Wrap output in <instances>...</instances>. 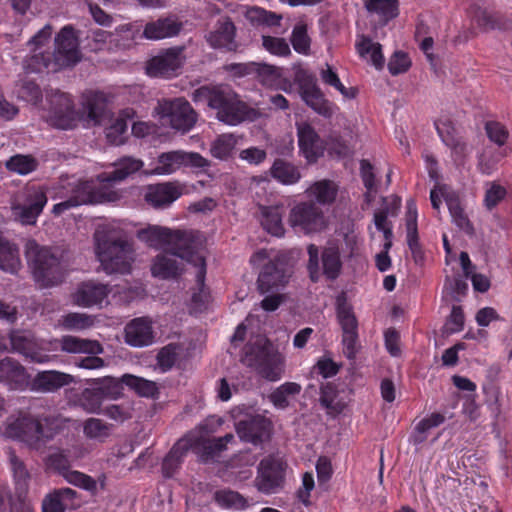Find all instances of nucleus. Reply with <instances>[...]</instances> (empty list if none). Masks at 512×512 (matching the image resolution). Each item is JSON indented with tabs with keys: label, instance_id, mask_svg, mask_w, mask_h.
Listing matches in <instances>:
<instances>
[{
	"label": "nucleus",
	"instance_id": "dca6fc26",
	"mask_svg": "<svg viewBox=\"0 0 512 512\" xmlns=\"http://www.w3.org/2000/svg\"><path fill=\"white\" fill-rule=\"evenodd\" d=\"M287 464L281 458L268 456L258 465L256 477L257 489L265 494L277 493L283 488Z\"/></svg>",
	"mask_w": 512,
	"mask_h": 512
},
{
	"label": "nucleus",
	"instance_id": "37998d69",
	"mask_svg": "<svg viewBox=\"0 0 512 512\" xmlns=\"http://www.w3.org/2000/svg\"><path fill=\"white\" fill-rule=\"evenodd\" d=\"M320 78L325 85L333 87L344 98L354 99L357 96L358 90L354 87H345L337 72L328 63L325 64V67L320 69Z\"/></svg>",
	"mask_w": 512,
	"mask_h": 512
},
{
	"label": "nucleus",
	"instance_id": "0eeeda50",
	"mask_svg": "<svg viewBox=\"0 0 512 512\" xmlns=\"http://www.w3.org/2000/svg\"><path fill=\"white\" fill-rule=\"evenodd\" d=\"M241 362L255 369L258 374L269 381H277L283 374V358L273 348L271 342L265 338H258L254 342L245 344Z\"/></svg>",
	"mask_w": 512,
	"mask_h": 512
},
{
	"label": "nucleus",
	"instance_id": "3c124183",
	"mask_svg": "<svg viewBox=\"0 0 512 512\" xmlns=\"http://www.w3.org/2000/svg\"><path fill=\"white\" fill-rule=\"evenodd\" d=\"M38 162L31 155L17 154L6 162V168L20 175H27L37 168Z\"/></svg>",
	"mask_w": 512,
	"mask_h": 512
},
{
	"label": "nucleus",
	"instance_id": "e433bc0d",
	"mask_svg": "<svg viewBox=\"0 0 512 512\" xmlns=\"http://www.w3.org/2000/svg\"><path fill=\"white\" fill-rule=\"evenodd\" d=\"M301 390L302 387L300 384L296 382H285L275 388L268 395V399L275 408L285 410L290 405V398L299 395Z\"/></svg>",
	"mask_w": 512,
	"mask_h": 512
},
{
	"label": "nucleus",
	"instance_id": "09e8293b",
	"mask_svg": "<svg viewBox=\"0 0 512 512\" xmlns=\"http://www.w3.org/2000/svg\"><path fill=\"white\" fill-rule=\"evenodd\" d=\"M64 384L63 374L56 371H43L34 379L33 386L42 392H52Z\"/></svg>",
	"mask_w": 512,
	"mask_h": 512
},
{
	"label": "nucleus",
	"instance_id": "4d7b16f0",
	"mask_svg": "<svg viewBox=\"0 0 512 512\" xmlns=\"http://www.w3.org/2000/svg\"><path fill=\"white\" fill-rule=\"evenodd\" d=\"M83 431L90 439L104 440L110 435V425L98 418H89L85 421Z\"/></svg>",
	"mask_w": 512,
	"mask_h": 512
},
{
	"label": "nucleus",
	"instance_id": "20e7f679",
	"mask_svg": "<svg viewBox=\"0 0 512 512\" xmlns=\"http://www.w3.org/2000/svg\"><path fill=\"white\" fill-rule=\"evenodd\" d=\"M61 428L60 418L38 422L31 417L19 415L9 417L1 428V433L5 437L24 442L32 449L41 450L54 440Z\"/></svg>",
	"mask_w": 512,
	"mask_h": 512
},
{
	"label": "nucleus",
	"instance_id": "c9c22d12",
	"mask_svg": "<svg viewBox=\"0 0 512 512\" xmlns=\"http://www.w3.org/2000/svg\"><path fill=\"white\" fill-rule=\"evenodd\" d=\"M105 382L108 383L106 387L86 388L81 393L79 398L80 404L88 412L97 413L99 411L102 401L109 394L107 389H109L112 384L118 388V383L112 378L105 379Z\"/></svg>",
	"mask_w": 512,
	"mask_h": 512
},
{
	"label": "nucleus",
	"instance_id": "c85d7f7f",
	"mask_svg": "<svg viewBox=\"0 0 512 512\" xmlns=\"http://www.w3.org/2000/svg\"><path fill=\"white\" fill-rule=\"evenodd\" d=\"M114 170L111 172H103L97 176L99 182L104 183L107 187H111L113 183L123 181L128 176L139 171L143 162L133 157H122L118 159L114 164Z\"/></svg>",
	"mask_w": 512,
	"mask_h": 512
},
{
	"label": "nucleus",
	"instance_id": "bb28decb",
	"mask_svg": "<svg viewBox=\"0 0 512 512\" xmlns=\"http://www.w3.org/2000/svg\"><path fill=\"white\" fill-rule=\"evenodd\" d=\"M406 240L415 264L422 265L425 260V253L419 242L417 208L412 200L407 202Z\"/></svg>",
	"mask_w": 512,
	"mask_h": 512
},
{
	"label": "nucleus",
	"instance_id": "f3484780",
	"mask_svg": "<svg viewBox=\"0 0 512 512\" xmlns=\"http://www.w3.org/2000/svg\"><path fill=\"white\" fill-rule=\"evenodd\" d=\"M289 224L305 234L319 232L326 226L322 209L313 202H300L289 213Z\"/></svg>",
	"mask_w": 512,
	"mask_h": 512
},
{
	"label": "nucleus",
	"instance_id": "ea45409f",
	"mask_svg": "<svg viewBox=\"0 0 512 512\" xmlns=\"http://www.w3.org/2000/svg\"><path fill=\"white\" fill-rule=\"evenodd\" d=\"M365 8L368 12L377 14L385 24L399 15L398 0H366Z\"/></svg>",
	"mask_w": 512,
	"mask_h": 512
},
{
	"label": "nucleus",
	"instance_id": "4c0bfd02",
	"mask_svg": "<svg viewBox=\"0 0 512 512\" xmlns=\"http://www.w3.org/2000/svg\"><path fill=\"white\" fill-rule=\"evenodd\" d=\"M445 201L455 225L467 234H472L474 232L473 224L465 213L459 196L455 193L447 194Z\"/></svg>",
	"mask_w": 512,
	"mask_h": 512
},
{
	"label": "nucleus",
	"instance_id": "aec40b11",
	"mask_svg": "<svg viewBox=\"0 0 512 512\" xmlns=\"http://www.w3.org/2000/svg\"><path fill=\"white\" fill-rule=\"evenodd\" d=\"M272 423L261 415L248 416L236 424L240 439L255 446L270 438Z\"/></svg>",
	"mask_w": 512,
	"mask_h": 512
},
{
	"label": "nucleus",
	"instance_id": "7ed1b4c3",
	"mask_svg": "<svg viewBox=\"0 0 512 512\" xmlns=\"http://www.w3.org/2000/svg\"><path fill=\"white\" fill-rule=\"evenodd\" d=\"M62 29L55 38V48L52 56L46 51L52 37V28L46 25L39 30L28 42L29 54L24 58L22 67L25 73H54L60 71L64 66Z\"/></svg>",
	"mask_w": 512,
	"mask_h": 512
},
{
	"label": "nucleus",
	"instance_id": "ddd939ff",
	"mask_svg": "<svg viewBox=\"0 0 512 512\" xmlns=\"http://www.w3.org/2000/svg\"><path fill=\"white\" fill-rule=\"evenodd\" d=\"M198 236H200L198 232L172 230L161 226H149L138 232V238L153 248L177 246L179 249L186 243H193V238Z\"/></svg>",
	"mask_w": 512,
	"mask_h": 512
},
{
	"label": "nucleus",
	"instance_id": "774afa93",
	"mask_svg": "<svg viewBox=\"0 0 512 512\" xmlns=\"http://www.w3.org/2000/svg\"><path fill=\"white\" fill-rule=\"evenodd\" d=\"M507 191L505 187L493 182L489 189L486 190L484 196V205L488 210L495 208L506 197Z\"/></svg>",
	"mask_w": 512,
	"mask_h": 512
},
{
	"label": "nucleus",
	"instance_id": "f03ea898",
	"mask_svg": "<svg viewBox=\"0 0 512 512\" xmlns=\"http://www.w3.org/2000/svg\"><path fill=\"white\" fill-rule=\"evenodd\" d=\"M203 242L200 236L193 238V243H186L178 249L177 246L166 248L163 253L158 254L152 262L151 273L160 279H175L183 272V263L186 261L194 265L196 281L200 284L206 278V261L201 253Z\"/></svg>",
	"mask_w": 512,
	"mask_h": 512
},
{
	"label": "nucleus",
	"instance_id": "39448f33",
	"mask_svg": "<svg viewBox=\"0 0 512 512\" xmlns=\"http://www.w3.org/2000/svg\"><path fill=\"white\" fill-rule=\"evenodd\" d=\"M250 263L253 266L263 263L257 278V286L261 294L285 287L293 274L292 257L284 251H279L271 257L266 249H260L253 253Z\"/></svg>",
	"mask_w": 512,
	"mask_h": 512
},
{
	"label": "nucleus",
	"instance_id": "052dcab7",
	"mask_svg": "<svg viewBox=\"0 0 512 512\" xmlns=\"http://www.w3.org/2000/svg\"><path fill=\"white\" fill-rule=\"evenodd\" d=\"M435 128L438 136L440 137L442 143L448 147L457 138H462L457 129L455 128L453 122L449 119L437 120L435 121Z\"/></svg>",
	"mask_w": 512,
	"mask_h": 512
},
{
	"label": "nucleus",
	"instance_id": "393cba45",
	"mask_svg": "<svg viewBox=\"0 0 512 512\" xmlns=\"http://www.w3.org/2000/svg\"><path fill=\"white\" fill-rule=\"evenodd\" d=\"M182 49L170 48L164 53L153 57L147 66V72L151 76L170 77L175 75L182 66Z\"/></svg>",
	"mask_w": 512,
	"mask_h": 512
},
{
	"label": "nucleus",
	"instance_id": "b1692460",
	"mask_svg": "<svg viewBox=\"0 0 512 512\" xmlns=\"http://www.w3.org/2000/svg\"><path fill=\"white\" fill-rule=\"evenodd\" d=\"M236 27L230 18L219 19L215 28L205 35L208 45L214 49L236 51L238 44L235 41Z\"/></svg>",
	"mask_w": 512,
	"mask_h": 512
},
{
	"label": "nucleus",
	"instance_id": "c03bdc74",
	"mask_svg": "<svg viewBox=\"0 0 512 512\" xmlns=\"http://www.w3.org/2000/svg\"><path fill=\"white\" fill-rule=\"evenodd\" d=\"M121 381L139 396L154 398L158 394V387L155 382L131 374L122 376Z\"/></svg>",
	"mask_w": 512,
	"mask_h": 512
},
{
	"label": "nucleus",
	"instance_id": "13d9d810",
	"mask_svg": "<svg viewBox=\"0 0 512 512\" xmlns=\"http://www.w3.org/2000/svg\"><path fill=\"white\" fill-rule=\"evenodd\" d=\"M236 140L232 135L219 136L211 146V154L213 157L225 160L228 159L235 147Z\"/></svg>",
	"mask_w": 512,
	"mask_h": 512
},
{
	"label": "nucleus",
	"instance_id": "412c9836",
	"mask_svg": "<svg viewBox=\"0 0 512 512\" xmlns=\"http://www.w3.org/2000/svg\"><path fill=\"white\" fill-rule=\"evenodd\" d=\"M297 137L300 153L308 163H315L323 155L324 147L315 129L306 122L297 123Z\"/></svg>",
	"mask_w": 512,
	"mask_h": 512
},
{
	"label": "nucleus",
	"instance_id": "79ce46f5",
	"mask_svg": "<svg viewBox=\"0 0 512 512\" xmlns=\"http://www.w3.org/2000/svg\"><path fill=\"white\" fill-rule=\"evenodd\" d=\"M356 50L362 58H369L376 69H382L384 66V56L382 46L373 42L369 37H362L356 43Z\"/></svg>",
	"mask_w": 512,
	"mask_h": 512
},
{
	"label": "nucleus",
	"instance_id": "58836bf2",
	"mask_svg": "<svg viewBox=\"0 0 512 512\" xmlns=\"http://www.w3.org/2000/svg\"><path fill=\"white\" fill-rule=\"evenodd\" d=\"M188 450L189 445L183 441H178L171 448L162 462V474L165 478H172L175 475Z\"/></svg>",
	"mask_w": 512,
	"mask_h": 512
},
{
	"label": "nucleus",
	"instance_id": "a19ab883",
	"mask_svg": "<svg viewBox=\"0 0 512 512\" xmlns=\"http://www.w3.org/2000/svg\"><path fill=\"white\" fill-rule=\"evenodd\" d=\"M87 117L95 124H101L106 113V101L101 92H90L83 101Z\"/></svg>",
	"mask_w": 512,
	"mask_h": 512
},
{
	"label": "nucleus",
	"instance_id": "a878e982",
	"mask_svg": "<svg viewBox=\"0 0 512 512\" xmlns=\"http://www.w3.org/2000/svg\"><path fill=\"white\" fill-rule=\"evenodd\" d=\"M182 195L180 186L173 182L149 185L145 193V201L154 208H165Z\"/></svg>",
	"mask_w": 512,
	"mask_h": 512
},
{
	"label": "nucleus",
	"instance_id": "423d86ee",
	"mask_svg": "<svg viewBox=\"0 0 512 512\" xmlns=\"http://www.w3.org/2000/svg\"><path fill=\"white\" fill-rule=\"evenodd\" d=\"M95 253L106 274H127L133 261L132 245L109 231H96Z\"/></svg>",
	"mask_w": 512,
	"mask_h": 512
},
{
	"label": "nucleus",
	"instance_id": "a211bd4d",
	"mask_svg": "<svg viewBox=\"0 0 512 512\" xmlns=\"http://www.w3.org/2000/svg\"><path fill=\"white\" fill-rule=\"evenodd\" d=\"M208 166L209 161L197 152L169 151L158 156L152 173L167 175L181 167L205 168Z\"/></svg>",
	"mask_w": 512,
	"mask_h": 512
},
{
	"label": "nucleus",
	"instance_id": "f8f14e48",
	"mask_svg": "<svg viewBox=\"0 0 512 512\" xmlns=\"http://www.w3.org/2000/svg\"><path fill=\"white\" fill-rule=\"evenodd\" d=\"M294 81L298 85L302 100L308 107L324 118L332 117L335 105L325 97L312 73L299 69L295 72Z\"/></svg>",
	"mask_w": 512,
	"mask_h": 512
},
{
	"label": "nucleus",
	"instance_id": "72a5a7b5",
	"mask_svg": "<svg viewBox=\"0 0 512 512\" xmlns=\"http://www.w3.org/2000/svg\"><path fill=\"white\" fill-rule=\"evenodd\" d=\"M260 223L265 231L272 236L282 237L285 233L282 206H260Z\"/></svg>",
	"mask_w": 512,
	"mask_h": 512
},
{
	"label": "nucleus",
	"instance_id": "5fc2aeb1",
	"mask_svg": "<svg viewBox=\"0 0 512 512\" xmlns=\"http://www.w3.org/2000/svg\"><path fill=\"white\" fill-rule=\"evenodd\" d=\"M484 129L488 139L499 147L504 146L509 139V130L507 127L495 120L485 122Z\"/></svg>",
	"mask_w": 512,
	"mask_h": 512
},
{
	"label": "nucleus",
	"instance_id": "7c9ffc66",
	"mask_svg": "<svg viewBox=\"0 0 512 512\" xmlns=\"http://www.w3.org/2000/svg\"><path fill=\"white\" fill-rule=\"evenodd\" d=\"M9 461L13 473L16 489L19 491V498L27 492L29 473L23 464L14 453H10ZM11 512H33V508L29 502L20 499V511L16 503L12 504Z\"/></svg>",
	"mask_w": 512,
	"mask_h": 512
},
{
	"label": "nucleus",
	"instance_id": "338daca9",
	"mask_svg": "<svg viewBox=\"0 0 512 512\" xmlns=\"http://www.w3.org/2000/svg\"><path fill=\"white\" fill-rule=\"evenodd\" d=\"M410 67L411 60L408 54L403 51H396L388 63V70L393 76L407 72Z\"/></svg>",
	"mask_w": 512,
	"mask_h": 512
},
{
	"label": "nucleus",
	"instance_id": "9b49d317",
	"mask_svg": "<svg viewBox=\"0 0 512 512\" xmlns=\"http://www.w3.org/2000/svg\"><path fill=\"white\" fill-rule=\"evenodd\" d=\"M46 203L47 197L40 187H26L10 202L12 216L22 225H35Z\"/></svg>",
	"mask_w": 512,
	"mask_h": 512
},
{
	"label": "nucleus",
	"instance_id": "9d476101",
	"mask_svg": "<svg viewBox=\"0 0 512 512\" xmlns=\"http://www.w3.org/2000/svg\"><path fill=\"white\" fill-rule=\"evenodd\" d=\"M336 318L342 330V353L349 361L354 362L361 348L359 324L353 307L348 303L344 294L339 295L336 299Z\"/></svg>",
	"mask_w": 512,
	"mask_h": 512
},
{
	"label": "nucleus",
	"instance_id": "6e6d98bb",
	"mask_svg": "<svg viewBox=\"0 0 512 512\" xmlns=\"http://www.w3.org/2000/svg\"><path fill=\"white\" fill-rule=\"evenodd\" d=\"M216 501L224 508L242 510L246 508V499L238 492L232 490H222L216 492Z\"/></svg>",
	"mask_w": 512,
	"mask_h": 512
},
{
	"label": "nucleus",
	"instance_id": "f257e3e1",
	"mask_svg": "<svg viewBox=\"0 0 512 512\" xmlns=\"http://www.w3.org/2000/svg\"><path fill=\"white\" fill-rule=\"evenodd\" d=\"M191 97L195 103H206L216 111V118L229 126L260 117V112L244 102L229 85H204L194 90Z\"/></svg>",
	"mask_w": 512,
	"mask_h": 512
},
{
	"label": "nucleus",
	"instance_id": "6ab92c4d",
	"mask_svg": "<svg viewBox=\"0 0 512 512\" xmlns=\"http://www.w3.org/2000/svg\"><path fill=\"white\" fill-rule=\"evenodd\" d=\"M102 351L103 348L98 341L85 340L66 335V352L91 354L90 356L81 358L70 357L66 359V364H74L85 369H99L104 366V360L95 355Z\"/></svg>",
	"mask_w": 512,
	"mask_h": 512
},
{
	"label": "nucleus",
	"instance_id": "0e129e2a",
	"mask_svg": "<svg viewBox=\"0 0 512 512\" xmlns=\"http://www.w3.org/2000/svg\"><path fill=\"white\" fill-rule=\"evenodd\" d=\"M157 364L163 372L169 371L178 358L177 346L168 344L160 349L157 354Z\"/></svg>",
	"mask_w": 512,
	"mask_h": 512
},
{
	"label": "nucleus",
	"instance_id": "49530a36",
	"mask_svg": "<svg viewBox=\"0 0 512 512\" xmlns=\"http://www.w3.org/2000/svg\"><path fill=\"white\" fill-rule=\"evenodd\" d=\"M337 396L338 390L335 384L327 382L321 385L319 401L329 415H337L343 410V406L335 401Z\"/></svg>",
	"mask_w": 512,
	"mask_h": 512
},
{
	"label": "nucleus",
	"instance_id": "de8ad7c7",
	"mask_svg": "<svg viewBox=\"0 0 512 512\" xmlns=\"http://www.w3.org/2000/svg\"><path fill=\"white\" fill-rule=\"evenodd\" d=\"M79 46V32L71 25H66V68L74 67L82 60Z\"/></svg>",
	"mask_w": 512,
	"mask_h": 512
},
{
	"label": "nucleus",
	"instance_id": "c756f323",
	"mask_svg": "<svg viewBox=\"0 0 512 512\" xmlns=\"http://www.w3.org/2000/svg\"><path fill=\"white\" fill-rule=\"evenodd\" d=\"M183 24L174 16L159 18L148 22L143 30V37L149 40H160L177 36Z\"/></svg>",
	"mask_w": 512,
	"mask_h": 512
},
{
	"label": "nucleus",
	"instance_id": "69168bd1",
	"mask_svg": "<svg viewBox=\"0 0 512 512\" xmlns=\"http://www.w3.org/2000/svg\"><path fill=\"white\" fill-rule=\"evenodd\" d=\"M66 482L87 491H93L96 489V482L91 476L79 471L70 470L68 467H66Z\"/></svg>",
	"mask_w": 512,
	"mask_h": 512
},
{
	"label": "nucleus",
	"instance_id": "bf43d9fd",
	"mask_svg": "<svg viewBox=\"0 0 512 512\" xmlns=\"http://www.w3.org/2000/svg\"><path fill=\"white\" fill-rule=\"evenodd\" d=\"M476 22L479 27L485 30L504 29L506 27V19L498 12L491 13L483 10L477 15Z\"/></svg>",
	"mask_w": 512,
	"mask_h": 512
},
{
	"label": "nucleus",
	"instance_id": "603ef678",
	"mask_svg": "<svg viewBox=\"0 0 512 512\" xmlns=\"http://www.w3.org/2000/svg\"><path fill=\"white\" fill-rule=\"evenodd\" d=\"M310 192L315 196L316 200L321 204L332 203L337 196V188L330 180H321L315 182L310 187Z\"/></svg>",
	"mask_w": 512,
	"mask_h": 512
},
{
	"label": "nucleus",
	"instance_id": "1a4fd4ad",
	"mask_svg": "<svg viewBox=\"0 0 512 512\" xmlns=\"http://www.w3.org/2000/svg\"><path fill=\"white\" fill-rule=\"evenodd\" d=\"M154 111L163 124L181 133L189 132L198 119L197 112L183 97L158 100Z\"/></svg>",
	"mask_w": 512,
	"mask_h": 512
},
{
	"label": "nucleus",
	"instance_id": "f704fd0d",
	"mask_svg": "<svg viewBox=\"0 0 512 512\" xmlns=\"http://www.w3.org/2000/svg\"><path fill=\"white\" fill-rule=\"evenodd\" d=\"M270 175L273 179L283 185H294L302 178L298 166L282 158L274 160L270 167Z\"/></svg>",
	"mask_w": 512,
	"mask_h": 512
},
{
	"label": "nucleus",
	"instance_id": "e2e57ef3",
	"mask_svg": "<svg viewBox=\"0 0 512 512\" xmlns=\"http://www.w3.org/2000/svg\"><path fill=\"white\" fill-rule=\"evenodd\" d=\"M262 46L269 53L284 57L291 54L290 47L284 38L273 36H262Z\"/></svg>",
	"mask_w": 512,
	"mask_h": 512
},
{
	"label": "nucleus",
	"instance_id": "8fccbe9b",
	"mask_svg": "<svg viewBox=\"0 0 512 512\" xmlns=\"http://www.w3.org/2000/svg\"><path fill=\"white\" fill-rule=\"evenodd\" d=\"M124 116L116 118L105 130L107 141L113 145H121L125 140V133L128 129V123L125 117L129 116L128 110L124 111Z\"/></svg>",
	"mask_w": 512,
	"mask_h": 512
},
{
	"label": "nucleus",
	"instance_id": "5701e85b",
	"mask_svg": "<svg viewBox=\"0 0 512 512\" xmlns=\"http://www.w3.org/2000/svg\"><path fill=\"white\" fill-rule=\"evenodd\" d=\"M152 324V320L147 316L132 319L124 328L125 342L132 347L151 345L154 341Z\"/></svg>",
	"mask_w": 512,
	"mask_h": 512
},
{
	"label": "nucleus",
	"instance_id": "473e14b6",
	"mask_svg": "<svg viewBox=\"0 0 512 512\" xmlns=\"http://www.w3.org/2000/svg\"><path fill=\"white\" fill-rule=\"evenodd\" d=\"M22 269L18 246L0 235V270L17 275Z\"/></svg>",
	"mask_w": 512,
	"mask_h": 512
},
{
	"label": "nucleus",
	"instance_id": "4be33fe9",
	"mask_svg": "<svg viewBox=\"0 0 512 512\" xmlns=\"http://www.w3.org/2000/svg\"><path fill=\"white\" fill-rule=\"evenodd\" d=\"M110 292L111 289L108 284L86 281L82 282L75 293L72 294V300L75 304L82 307L101 306Z\"/></svg>",
	"mask_w": 512,
	"mask_h": 512
},
{
	"label": "nucleus",
	"instance_id": "2eb2a0df",
	"mask_svg": "<svg viewBox=\"0 0 512 512\" xmlns=\"http://www.w3.org/2000/svg\"><path fill=\"white\" fill-rule=\"evenodd\" d=\"M309 255L308 271L311 281L317 282L321 275H324L327 280H335L338 278L342 262L340 260L339 252L334 248H325L321 254L322 271L319 266V250L314 244H310L307 248Z\"/></svg>",
	"mask_w": 512,
	"mask_h": 512
},
{
	"label": "nucleus",
	"instance_id": "2f4dec72",
	"mask_svg": "<svg viewBox=\"0 0 512 512\" xmlns=\"http://www.w3.org/2000/svg\"><path fill=\"white\" fill-rule=\"evenodd\" d=\"M28 374L25 369L11 358L0 361V382L11 389H23L28 384Z\"/></svg>",
	"mask_w": 512,
	"mask_h": 512
},
{
	"label": "nucleus",
	"instance_id": "6e6552de",
	"mask_svg": "<svg viewBox=\"0 0 512 512\" xmlns=\"http://www.w3.org/2000/svg\"><path fill=\"white\" fill-rule=\"evenodd\" d=\"M25 255L33 277L41 287H50L61 282V262L50 249L29 240L25 246Z\"/></svg>",
	"mask_w": 512,
	"mask_h": 512
},
{
	"label": "nucleus",
	"instance_id": "864d4df0",
	"mask_svg": "<svg viewBox=\"0 0 512 512\" xmlns=\"http://www.w3.org/2000/svg\"><path fill=\"white\" fill-rule=\"evenodd\" d=\"M290 41L297 53L302 55L309 54L311 39L308 35L307 26L305 24L298 23L294 26Z\"/></svg>",
	"mask_w": 512,
	"mask_h": 512
},
{
	"label": "nucleus",
	"instance_id": "680f3d73",
	"mask_svg": "<svg viewBox=\"0 0 512 512\" xmlns=\"http://www.w3.org/2000/svg\"><path fill=\"white\" fill-rule=\"evenodd\" d=\"M248 17L252 22L263 24L268 27L279 26L282 16L263 8H253L248 12Z\"/></svg>",
	"mask_w": 512,
	"mask_h": 512
},
{
	"label": "nucleus",
	"instance_id": "cd10ccee",
	"mask_svg": "<svg viewBox=\"0 0 512 512\" xmlns=\"http://www.w3.org/2000/svg\"><path fill=\"white\" fill-rule=\"evenodd\" d=\"M10 342L12 350L23 354L31 361L44 363L49 360V356L39 350L33 335L28 331L12 332Z\"/></svg>",
	"mask_w": 512,
	"mask_h": 512
},
{
	"label": "nucleus",
	"instance_id": "a18cd8bd",
	"mask_svg": "<svg viewBox=\"0 0 512 512\" xmlns=\"http://www.w3.org/2000/svg\"><path fill=\"white\" fill-rule=\"evenodd\" d=\"M360 176L366 189V192L364 193L365 202L370 204L375 199L378 189L374 166L367 159H362L360 161Z\"/></svg>",
	"mask_w": 512,
	"mask_h": 512
},
{
	"label": "nucleus",
	"instance_id": "4468645a",
	"mask_svg": "<svg viewBox=\"0 0 512 512\" xmlns=\"http://www.w3.org/2000/svg\"><path fill=\"white\" fill-rule=\"evenodd\" d=\"M119 198L117 191L99 182L79 181L71 189V195L66 199V209L83 204L114 202Z\"/></svg>",
	"mask_w": 512,
	"mask_h": 512
}]
</instances>
